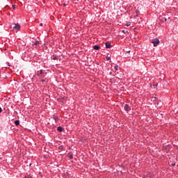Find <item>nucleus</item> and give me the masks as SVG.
<instances>
[{"instance_id": "obj_24", "label": "nucleus", "mask_w": 178, "mask_h": 178, "mask_svg": "<svg viewBox=\"0 0 178 178\" xmlns=\"http://www.w3.org/2000/svg\"><path fill=\"white\" fill-rule=\"evenodd\" d=\"M76 1H79V0H76Z\"/></svg>"}, {"instance_id": "obj_20", "label": "nucleus", "mask_w": 178, "mask_h": 178, "mask_svg": "<svg viewBox=\"0 0 178 178\" xmlns=\"http://www.w3.org/2000/svg\"><path fill=\"white\" fill-rule=\"evenodd\" d=\"M40 25L41 26H42V23H41Z\"/></svg>"}, {"instance_id": "obj_17", "label": "nucleus", "mask_w": 178, "mask_h": 178, "mask_svg": "<svg viewBox=\"0 0 178 178\" xmlns=\"http://www.w3.org/2000/svg\"><path fill=\"white\" fill-rule=\"evenodd\" d=\"M70 159H73V156H70Z\"/></svg>"}, {"instance_id": "obj_19", "label": "nucleus", "mask_w": 178, "mask_h": 178, "mask_svg": "<svg viewBox=\"0 0 178 178\" xmlns=\"http://www.w3.org/2000/svg\"><path fill=\"white\" fill-rule=\"evenodd\" d=\"M175 165H176V164H175V163H174V164H172V166H175Z\"/></svg>"}, {"instance_id": "obj_10", "label": "nucleus", "mask_w": 178, "mask_h": 178, "mask_svg": "<svg viewBox=\"0 0 178 178\" xmlns=\"http://www.w3.org/2000/svg\"><path fill=\"white\" fill-rule=\"evenodd\" d=\"M115 70H119V66L116 65L114 67Z\"/></svg>"}, {"instance_id": "obj_5", "label": "nucleus", "mask_w": 178, "mask_h": 178, "mask_svg": "<svg viewBox=\"0 0 178 178\" xmlns=\"http://www.w3.org/2000/svg\"><path fill=\"white\" fill-rule=\"evenodd\" d=\"M53 119L56 123H58V122H59V118H58V116L56 115H53Z\"/></svg>"}, {"instance_id": "obj_2", "label": "nucleus", "mask_w": 178, "mask_h": 178, "mask_svg": "<svg viewBox=\"0 0 178 178\" xmlns=\"http://www.w3.org/2000/svg\"><path fill=\"white\" fill-rule=\"evenodd\" d=\"M124 109L126 112H130V111H131V108H130V106H129V104H125Z\"/></svg>"}, {"instance_id": "obj_13", "label": "nucleus", "mask_w": 178, "mask_h": 178, "mask_svg": "<svg viewBox=\"0 0 178 178\" xmlns=\"http://www.w3.org/2000/svg\"><path fill=\"white\" fill-rule=\"evenodd\" d=\"M58 149H60V151H62L63 149V146L58 147Z\"/></svg>"}, {"instance_id": "obj_18", "label": "nucleus", "mask_w": 178, "mask_h": 178, "mask_svg": "<svg viewBox=\"0 0 178 178\" xmlns=\"http://www.w3.org/2000/svg\"><path fill=\"white\" fill-rule=\"evenodd\" d=\"M44 81H45L44 79H42V82L44 83Z\"/></svg>"}, {"instance_id": "obj_3", "label": "nucleus", "mask_w": 178, "mask_h": 178, "mask_svg": "<svg viewBox=\"0 0 178 178\" xmlns=\"http://www.w3.org/2000/svg\"><path fill=\"white\" fill-rule=\"evenodd\" d=\"M42 73H43L42 70L38 71L37 76H38V77H39V79H42V77H43Z\"/></svg>"}, {"instance_id": "obj_16", "label": "nucleus", "mask_w": 178, "mask_h": 178, "mask_svg": "<svg viewBox=\"0 0 178 178\" xmlns=\"http://www.w3.org/2000/svg\"><path fill=\"white\" fill-rule=\"evenodd\" d=\"M0 113H2V108L0 107Z\"/></svg>"}, {"instance_id": "obj_9", "label": "nucleus", "mask_w": 178, "mask_h": 178, "mask_svg": "<svg viewBox=\"0 0 178 178\" xmlns=\"http://www.w3.org/2000/svg\"><path fill=\"white\" fill-rule=\"evenodd\" d=\"M15 126H19V124H20V121H19V120H15Z\"/></svg>"}, {"instance_id": "obj_22", "label": "nucleus", "mask_w": 178, "mask_h": 178, "mask_svg": "<svg viewBox=\"0 0 178 178\" xmlns=\"http://www.w3.org/2000/svg\"><path fill=\"white\" fill-rule=\"evenodd\" d=\"M164 22H166V19H164Z\"/></svg>"}, {"instance_id": "obj_15", "label": "nucleus", "mask_w": 178, "mask_h": 178, "mask_svg": "<svg viewBox=\"0 0 178 178\" xmlns=\"http://www.w3.org/2000/svg\"><path fill=\"white\" fill-rule=\"evenodd\" d=\"M13 8L16 9V5H13Z\"/></svg>"}, {"instance_id": "obj_14", "label": "nucleus", "mask_w": 178, "mask_h": 178, "mask_svg": "<svg viewBox=\"0 0 178 178\" xmlns=\"http://www.w3.org/2000/svg\"><path fill=\"white\" fill-rule=\"evenodd\" d=\"M122 33H123L124 34H126V33H129V31H124V30H122Z\"/></svg>"}, {"instance_id": "obj_23", "label": "nucleus", "mask_w": 178, "mask_h": 178, "mask_svg": "<svg viewBox=\"0 0 178 178\" xmlns=\"http://www.w3.org/2000/svg\"><path fill=\"white\" fill-rule=\"evenodd\" d=\"M29 178H33V177H29Z\"/></svg>"}, {"instance_id": "obj_7", "label": "nucleus", "mask_w": 178, "mask_h": 178, "mask_svg": "<svg viewBox=\"0 0 178 178\" xmlns=\"http://www.w3.org/2000/svg\"><path fill=\"white\" fill-rule=\"evenodd\" d=\"M57 130L58 131H60V133H62V131H63V128L62 127H58Z\"/></svg>"}, {"instance_id": "obj_6", "label": "nucleus", "mask_w": 178, "mask_h": 178, "mask_svg": "<svg viewBox=\"0 0 178 178\" xmlns=\"http://www.w3.org/2000/svg\"><path fill=\"white\" fill-rule=\"evenodd\" d=\"M106 48H107L108 49L112 48V44H111V42L106 43Z\"/></svg>"}, {"instance_id": "obj_4", "label": "nucleus", "mask_w": 178, "mask_h": 178, "mask_svg": "<svg viewBox=\"0 0 178 178\" xmlns=\"http://www.w3.org/2000/svg\"><path fill=\"white\" fill-rule=\"evenodd\" d=\"M13 30H15L16 31H19L20 30V25L19 24H15V26L13 27Z\"/></svg>"}, {"instance_id": "obj_11", "label": "nucleus", "mask_w": 178, "mask_h": 178, "mask_svg": "<svg viewBox=\"0 0 178 178\" xmlns=\"http://www.w3.org/2000/svg\"><path fill=\"white\" fill-rule=\"evenodd\" d=\"M131 22H127V23L126 24V26H127V27H129V26H131Z\"/></svg>"}, {"instance_id": "obj_1", "label": "nucleus", "mask_w": 178, "mask_h": 178, "mask_svg": "<svg viewBox=\"0 0 178 178\" xmlns=\"http://www.w3.org/2000/svg\"><path fill=\"white\" fill-rule=\"evenodd\" d=\"M154 47H158V45L159 44V39L158 38H155L152 41Z\"/></svg>"}, {"instance_id": "obj_21", "label": "nucleus", "mask_w": 178, "mask_h": 178, "mask_svg": "<svg viewBox=\"0 0 178 178\" xmlns=\"http://www.w3.org/2000/svg\"><path fill=\"white\" fill-rule=\"evenodd\" d=\"M61 102H63V99L61 100Z\"/></svg>"}, {"instance_id": "obj_12", "label": "nucleus", "mask_w": 178, "mask_h": 178, "mask_svg": "<svg viewBox=\"0 0 178 178\" xmlns=\"http://www.w3.org/2000/svg\"><path fill=\"white\" fill-rule=\"evenodd\" d=\"M106 60H111V56H106Z\"/></svg>"}, {"instance_id": "obj_8", "label": "nucleus", "mask_w": 178, "mask_h": 178, "mask_svg": "<svg viewBox=\"0 0 178 178\" xmlns=\"http://www.w3.org/2000/svg\"><path fill=\"white\" fill-rule=\"evenodd\" d=\"M93 49H95L96 51H98V49H99V46H98V45H95V46L93 47Z\"/></svg>"}]
</instances>
